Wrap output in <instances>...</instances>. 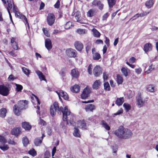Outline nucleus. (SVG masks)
<instances>
[{"label":"nucleus","mask_w":158,"mask_h":158,"mask_svg":"<svg viewBox=\"0 0 158 158\" xmlns=\"http://www.w3.org/2000/svg\"><path fill=\"white\" fill-rule=\"evenodd\" d=\"M102 73V69L99 66L97 65L94 68L93 73L95 77H98Z\"/></svg>","instance_id":"5"},{"label":"nucleus","mask_w":158,"mask_h":158,"mask_svg":"<svg viewBox=\"0 0 158 158\" xmlns=\"http://www.w3.org/2000/svg\"><path fill=\"white\" fill-rule=\"evenodd\" d=\"M47 132L48 135H51L52 133V129L49 127H47Z\"/></svg>","instance_id":"60"},{"label":"nucleus","mask_w":158,"mask_h":158,"mask_svg":"<svg viewBox=\"0 0 158 158\" xmlns=\"http://www.w3.org/2000/svg\"><path fill=\"white\" fill-rule=\"evenodd\" d=\"M77 32L82 35L86 33L87 31L85 29H78L77 30Z\"/></svg>","instance_id":"35"},{"label":"nucleus","mask_w":158,"mask_h":158,"mask_svg":"<svg viewBox=\"0 0 158 158\" xmlns=\"http://www.w3.org/2000/svg\"><path fill=\"white\" fill-rule=\"evenodd\" d=\"M144 101L143 99L140 94H139L137 98L138 106L139 107H141L142 106L144 103Z\"/></svg>","instance_id":"16"},{"label":"nucleus","mask_w":158,"mask_h":158,"mask_svg":"<svg viewBox=\"0 0 158 158\" xmlns=\"http://www.w3.org/2000/svg\"><path fill=\"white\" fill-rule=\"evenodd\" d=\"M8 4V6L7 7V8L9 9H11L13 7V5L14 4V3L13 2H12V1H10V2H7Z\"/></svg>","instance_id":"55"},{"label":"nucleus","mask_w":158,"mask_h":158,"mask_svg":"<svg viewBox=\"0 0 158 158\" xmlns=\"http://www.w3.org/2000/svg\"><path fill=\"white\" fill-rule=\"evenodd\" d=\"M108 78V74L106 73H103V78L104 81L106 80Z\"/></svg>","instance_id":"64"},{"label":"nucleus","mask_w":158,"mask_h":158,"mask_svg":"<svg viewBox=\"0 0 158 158\" xmlns=\"http://www.w3.org/2000/svg\"><path fill=\"white\" fill-rule=\"evenodd\" d=\"M39 124L41 126H45L46 125V122L44 120L41 119L40 117L39 118Z\"/></svg>","instance_id":"51"},{"label":"nucleus","mask_w":158,"mask_h":158,"mask_svg":"<svg viewBox=\"0 0 158 158\" xmlns=\"http://www.w3.org/2000/svg\"><path fill=\"white\" fill-rule=\"evenodd\" d=\"M56 92L58 95L60 99V97H62L65 100H68L69 98V96L66 92L62 90H59L56 91Z\"/></svg>","instance_id":"6"},{"label":"nucleus","mask_w":158,"mask_h":158,"mask_svg":"<svg viewBox=\"0 0 158 158\" xmlns=\"http://www.w3.org/2000/svg\"><path fill=\"white\" fill-rule=\"evenodd\" d=\"M90 89L87 88H85L83 90L81 94V98L83 99H85L87 98L89 95L90 93Z\"/></svg>","instance_id":"10"},{"label":"nucleus","mask_w":158,"mask_h":158,"mask_svg":"<svg viewBox=\"0 0 158 158\" xmlns=\"http://www.w3.org/2000/svg\"><path fill=\"white\" fill-rule=\"evenodd\" d=\"M100 125L107 131L110 130V126L106 122L103 120L101 121Z\"/></svg>","instance_id":"20"},{"label":"nucleus","mask_w":158,"mask_h":158,"mask_svg":"<svg viewBox=\"0 0 158 158\" xmlns=\"http://www.w3.org/2000/svg\"><path fill=\"white\" fill-rule=\"evenodd\" d=\"M7 143V141L5 138L2 136L0 135V143L5 144Z\"/></svg>","instance_id":"48"},{"label":"nucleus","mask_w":158,"mask_h":158,"mask_svg":"<svg viewBox=\"0 0 158 158\" xmlns=\"http://www.w3.org/2000/svg\"><path fill=\"white\" fill-rule=\"evenodd\" d=\"M121 71L123 74L125 76H128L127 69L125 68H123L121 69Z\"/></svg>","instance_id":"49"},{"label":"nucleus","mask_w":158,"mask_h":158,"mask_svg":"<svg viewBox=\"0 0 158 158\" xmlns=\"http://www.w3.org/2000/svg\"><path fill=\"white\" fill-rule=\"evenodd\" d=\"M16 78L13 75L11 74L8 78V80L9 81H13Z\"/></svg>","instance_id":"56"},{"label":"nucleus","mask_w":158,"mask_h":158,"mask_svg":"<svg viewBox=\"0 0 158 158\" xmlns=\"http://www.w3.org/2000/svg\"><path fill=\"white\" fill-rule=\"evenodd\" d=\"M34 96L35 97L36 100L37 102V104H38L36 106H34V107L35 108H36L37 107V109L38 110H37L36 111V112L37 114H40V107L38 105L40 104V101L38 98L36 96L34 95Z\"/></svg>","instance_id":"32"},{"label":"nucleus","mask_w":158,"mask_h":158,"mask_svg":"<svg viewBox=\"0 0 158 158\" xmlns=\"http://www.w3.org/2000/svg\"><path fill=\"white\" fill-rule=\"evenodd\" d=\"M92 31L93 32V35L94 36L99 38L101 35L100 33L96 29L94 28L92 30Z\"/></svg>","instance_id":"26"},{"label":"nucleus","mask_w":158,"mask_h":158,"mask_svg":"<svg viewBox=\"0 0 158 158\" xmlns=\"http://www.w3.org/2000/svg\"><path fill=\"white\" fill-rule=\"evenodd\" d=\"M71 74L72 77L75 78H77L79 76V73L77 71L73 69L71 71Z\"/></svg>","instance_id":"25"},{"label":"nucleus","mask_w":158,"mask_h":158,"mask_svg":"<svg viewBox=\"0 0 158 158\" xmlns=\"http://www.w3.org/2000/svg\"><path fill=\"white\" fill-rule=\"evenodd\" d=\"M92 47V44L90 42H88L87 44V45L86 47V51L87 53H88V52L89 51Z\"/></svg>","instance_id":"46"},{"label":"nucleus","mask_w":158,"mask_h":158,"mask_svg":"<svg viewBox=\"0 0 158 158\" xmlns=\"http://www.w3.org/2000/svg\"><path fill=\"white\" fill-rule=\"evenodd\" d=\"M114 134L118 138L124 139H129L132 135V133L130 130L125 128L123 126L119 127L116 130Z\"/></svg>","instance_id":"2"},{"label":"nucleus","mask_w":158,"mask_h":158,"mask_svg":"<svg viewBox=\"0 0 158 158\" xmlns=\"http://www.w3.org/2000/svg\"><path fill=\"white\" fill-rule=\"evenodd\" d=\"M56 112L59 114H61V112H62L63 121L61 123L60 126L63 128H65V125L68 123V121L67 120V116L69 115L70 112L68 110L67 106H65L64 108L62 107H60L59 108L58 103L55 102L50 107L51 115L52 117L56 115Z\"/></svg>","instance_id":"1"},{"label":"nucleus","mask_w":158,"mask_h":158,"mask_svg":"<svg viewBox=\"0 0 158 158\" xmlns=\"http://www.w3.org/2000/svg\"><path fill=\"white\" fill-rule=\"evenodd\" d=\"M45 46L48 50L51 49L52 48V42L49 39H46L45 41Z\"/></svg>","instance_id":"14"},{"label":"nucleus","mask_w":158,"mask_h":158,"mask_svg":"<svg viewBox=\"0 0 158 158\" xmlns=\"http://www.w3.org/2000/svg\"><path fill=\"white\" fill-rule=\"evenodd\" d=\"M74 45L76 49L80 51L82 50L83 47V44L78 41H76L74 44Z\"/></svg>","instance_id":"12"},{"label":"nucleus","mask_w":158,"mask_h":158,"mask_svg":"<svg viewBox=\"0 0 158 158\" xmlns=\"http://www.w3.org/2000/svg\"><path fill=\"white\" fill-rule=\"evenodd\" d=\"M80 90V87L77 85H75L71 88V91L75 93L78 92Z\"/></svg>","instance_id":"21"},{"label":"nucleus","mask_w":158,"mask_h":158,"mask_svg":"<svg viewBox=\"0 0 158 158\" xmlns=\"http://www.w3.org/2000/svg\"><path fill=\"white\" fill-rule=\"evenodd\" d=\"M72 26V23L71 22H68L65 25L64 27L66 29H69Z\"/></svg>","instance_id":"53"},{"label":"nucleus","mask_w":158,"mask_h":158,"mask_svg":"<svg viewBox=\"0 0 158 158\" xmlns=\"http://www.w3.org/2000/svg\"><path fill=\"white\" fill-rule=\"evenodd\" d=\"M123 106L126 112H128L131 108V106L128 103H124L123 104Z\"/></svg>","instance_id":"36"},{"label":"nucleus","mask_w":158,"mask_h":158,"mask_svg":"<svg viewBox=\"0 0 158 158\" xmlns=\"http://www.w3.org/2000/svg\"><path fill=\"white\" fill-rule=\"evenodd\" d=\"M78 127L83 130H86L87 128L86 123L84 120H80L77 122Z\"/></svg>","instance_id":"8"},{"label":"nucleus","mask_w":158,"mask_h":158,"mask_svg":"<svg viewBox=\"0 0 158 158\" xmlns=\"http://www.w3.org/2000/svg\"><path fill=\"white\" fill-rule=\"evenodd\" d=\"M7 112L6 109L5 108H2L0 110V117L4 118L6 116Z\"/></svg>","instance_id":"29"},{"label":"nucleus","mask_w":158,"mask_h":158,"mask_svg":"<svg viewBox=\"0 0 158 158\" xmlns=\"http://www.w3.org/2000/svg\"><path fill=\"white\" fill-rule=\"evenodd\" d=\"M101 82L100 80H97L95 81L93 85V88L94 89H98L99 88Z\"/></svg>","instance_id":"18"},{"label":"nucleus","mask_w":158,"mask_h":158,"mask_svg":"<svg viewBox=\"0 0 158 158\" xmlns=\"http://www.w3.org/2000/svg\"><path fill=\"white\" fill-rule=\"evenodd\" d=\"M22 142L24 146H27L29 143V140L26 137H24L23 138Z\"/></svg>","instance_id":"37"},{"label":"nucleus","mask_w":158,"mask_h":158,"mask_svg":"<svg viewBox=\"0 0 158 158\" xmlns=\"http://www.w3.org/2000/svg\"><path fill=\"white\" fill-rule=\"evenodd\" d=\"M154 4L153 0H149L146 2L145 3L146 6L148 8H151Z\"/></svg>","instance_id":"33"},{"label":"nucleus","mask_w":158,"mask_h":158,"mask_svg":"<svg viewBox=\"0 0 158 158\" xmlns=\"http://www.w3.org/2000/svg\"><path fill=\"white\" fill-rule=\"evenodd\" d=\"M93 56L94 60H98L101 58L100 55L98 52L93 54Z\"/></svg>","instance_id":"41"},{"label":"nucleus","mask_w":158,"mask_h":158,"mask_svg":"<svg viewBox=\"0 0 158 158\" xmlns=\"http://www.w3.org/2000/svg\"><path fill=\"white\" fill-rule=\"evenodd\" d=\"M20 19H23L24 20V23L26 25L27 24L28 27L29 28V25L28 23V22L27 19L26 17L23 15H22L21 17H20Z\"/></svg>","instance_id":"43"},{"label":"nucleus","mask_w":158,"mask_h":158,"mask_svg":"<svg viewBox=\"0 0 158 158\" xmlns=\"http://www.w3.org/2000/svg\"><path fill=\"white\" fill-rule=\"evenodd\" d=\"M124 102V98L123 97L117 98L115 101V104L118 106H121Z\"/></svg>","instance_id":"22"},{"label":"nucleus","mask_w":158,"mask_h":158,"mask_svg":"<svg viewBox=\"0 0 158 158\" xmlns=\"http://www.w3.org/2000/svg\"><path fill=\"white\" fill-rule=\"evenodd\" d=\"M23 72L27 76H29L30 73V70L25 67H23L22 68Z\"/></svg>","instance_id":"34"},{"label":"nucleus","mask_w":158,"mask_h":158,"mask_svg":"<svg viewBox=\"0 0 158 158\" xmlns=\"http://www.w3.org/2000/svg\"><path fill=\"white\" fill-rule=\"evenodd\" d=\"M104 89L106 90L109 91L110 90V86L108 82H105L104 84Z\"/></svg>","instance_id":"47"},{"label":"nucleus","mask_w":158,"mask_h":158,"mask_svg":"<svg viewBox=\"0 0 158 158\" xmlns=\"http://www.w3.org/2000/svg\"><path fill=\"white\" fill-rule=\"evenodd\" d=\"M92 65L91 64H90L88 67V72L90 74H92Z\"/></svg>","instance_id":"59"},{"label":"nucleus","mask_w":158,"mask_h":158,"mask_svg":"<svg viewBox=\"0 0 158 158\" xmlns=\"http://www.w3.org/2000/svg\"><path fill=\"white\" fill-rule=\"evenodd\" d=\"M13 111L15 114L19 116L21 114V110L19 108V107L17 106L16 105H15L13 107Z\"/></svg>","instance_id":"19"},{"label":"nucleus","mask_w":158,"mask_h":158,"mask_svg":"<svg viewBox=\"0 0 158 158\" xmlns=\"http://www.w3.org/2000/svg\"><path fill=\"white\" fill-rule=\"evenodd\" d=\"M66 53L67 55L70 57H74L76 56V51L73 49H67L66 51Z\"/></svg>","instance_id":"7"},{"label":"nucleus","mask_w":158,"mask_h":158,"mask_svg":"<svg viewBox=\"0 0 158 158\" xmlns=\"http://www.w3.org/2000/svg\"><path fill=\"white\" fill-rule=\"evenodd\" d=\"M35 72L39 76V77L40 79V81H46V80L44 76L43 75V73L41 72H40L39 70H37L35 71Z\"/></svg>","instance_id":"24"},{"label":"nucleus","mask_w":158,"mask_h":158,"mask_svg":"<svg viewBox=\"0 0 158 158\" xmlns=\"http://www.w3.org/2000/svg\"><path fill=\"white\" fill-rule=\"evenodd\" d=\"M99 0H94L92 4L94 6H97L99 10H102L104 7V5Z\"/></svg>","instance_id":"11"},{"label":"nucleus","mask_w":158,"mask_h":158,"mask_svg":"<svg viewBox=\"0 0 158 158\" xmlns=\"http://www.w3.org/2000/svg\"><path fill=\"white\" fill-rule=\"evenodd\" d=\"M123 112V110L122 108L120 109L119 110H118L117 112L115 113L114 114V115H119L120 114L122 113Z\"/></svg>","instance_id":"58"},{"label":"nucleus","mask_w":158,"mask_h":158,"mask_svg":"<svg viewBox=\"0 0 158 158\" xmlns=\"http://www.w3.org/2000/svg\"><path fill=\"white\" fill-rule=\"evenodd\" d=\"M109 6L110 8L112 7L115 3V0H107Z\"/></svg>","instance_id":"44"},{"label":"nucleus","mask_w":158,"mask_h":158,"mask_svg":"<svg viewBox=\"0 0 158 158\" xmlns=\"http://www.w3.org/2000/svg\"><path fill=\"white\" fill-rule=\"evenodd\" d=\"M11 44L12 48L14 49L15 50H18L19 49V46L17 42H15V43H12Z\"/></svg>","instance_id":"50"},{"label":"nucleus","mask_w":158,"mask_h":158,"mask_svg":"<svg viewBox=\"0 0 158 158\" xmlns=\"http://www.w3.org/2000/svg\"><path fill=\"white\" fill-rule=\"evenodd\" d=\"M117 82L118 84H121L123 81V78L122 76L119 75H117Z\"/></svg>","instance_id":"39"},{"label":"nucleus","mask_w":158,"mask_h":158,"mask_svg":"<svg viewBox=\"0 0 158 158\" xmlns=\"http://www.w3.org/2000/svg\"><path fill=\"white\" fill-rule=\"evenodd\" d=\"M28 153L32 156H35L37 155L36 151L34 148H32L28 151Z\"/></svg>","instance_id":"40"},{"label":"nucleus","mask_w":158,"mask_h":158,"mask_svg":"<svg viewBox=\"0 0 158 158\" xmlns=\"http://www.w3.org/2000/svg\"><path fill=\"white\" fill-rule=\"evenodd\" d=\"M9 148L8 146L5 144H1L0 143V149L3 151L8 150Z\"/></svg>","instance_id":"31"},{"label":"nucleus","mask_w":158,"mask_h":158,"mask_svg":"<svg viewBox=\"0 0 158 158\" xmlns=\"http://www.w3.org/2000/svg\"><path fill=\"white\" fill-rule=\"evenodd\" d=\"M95 14V10L94 9H90L87 12L86 15L88 17H92Z\"/></svg>","instance_id":"23"},{"label":"nucleus","mask_w":158,"mask_h":158,"mask_svg":"<svg viewBox=\"0 0 158 158\" xmlns=\"http://www.w3.org/2000/svg\"><path fill=\"white\" fill-rule=\"evenodd\" d=\"M19 108L20 110L26 109L27 107V101L26 100L20 101L18 103Z\"/></svg>","instance_id":"4"},{"label":"nucleus","mask_w":158,"mask_h":158,"mask_svg":"<svg viewBox=\"0 0 158 158\" xmlns=\"http://www.w3.org/2000/svg\"><path fill=\"white\" fill-rule=\"evenodd\" d=\"M42 30L44 35L47 36L48 37L49 36V35L48 31L44 28H43Z\"/></svg>","instance_id":"61"},{"label":"nucleus","mask_w":158,"mask_h":158,"mask_svg":"<svg viewBox=\"0 0 158 158\" xmlns=\"http://www.w3.org/2000/svg\"><path fill=\"white\" fill-rule=\"evenodd\" d=\"M80 15L79 14V12H77V13L76 15L75 16V18L77 20V21L79 23H83L81 21V19H80Z\"/></svg>","instance_id":"42"},{"label":"nucleus","mask_w":158,"mask_h":158,"mask_svg":"<svg viewBox=\"0 0 158 158\" xmlns=\"http://www.w3.org/2000/svg\"><path fill=\"white\" fill-rule=\"evenodd\" d=\"M154 69V66H153L152 64H151V65L149 66L148 70L145 71V72L147 73H148L153 70Z\"/></svg>","instance_id":"52"},{"label":"nucleus","mask_w":158,"mask_h":158,"mask_svg":"<svg viewBox=\"0 0 158 158\" xmlns=\"http://www.w3.org/2000/svg\"><path fill=\"white\" fill-rule=\"evenodd\" d=\"M95 109V106L92 104H88L85 107V110L87 112L93 111Z\"/></svg>","instance_id":"15"},{"label":"nucleus","mask_w":158,"mask_h":158,"mask_svg":"<svg viewBox=\"0 0 158 158\" xmlns=\"http://www.w3.org/2000/svg\"><path fill=\"white\" fill-rule=\"evenodd\" d=\"M60 5V2L59 0H57L56 3L54 5V7L56 8H58Z\"/></svg>","instance_id":"62"},{"label":"nucleus","mask_w":158,"mask_h":158,"mask_svg":"<svg viewBox=\"0 0 158 158\" xmlns=\"http://www.w3.org/2000/svg\"><path fill=\"white\" fill-rule=\"evenodd\" d=\"M152 49V44L150 43L145 44L143 46V50L145 53H147V52L151 51Z\"/></svg>","instance_id":"17"},{"label":"nucleus","mask_w":158,"mask_h":158,"mask_svg":"<svg viewBox=\"0 0 158 158\" xmlns=\"http://www.w3.org/2000/svg\"><path fill=\"white\" fill-rule=\"evenodd\" d=\"M21 129L20 127H18L13 129L11 131V134L17 136L20 133Z\"/></svg>","instance_id":"13"},{"label":"nucleus","mask_w":158,"mask_h":158,"mask_svg":"<svg viewBox=\"0 0 158 158\" xmlns=\"http://www.w3.org/2000/svg\"><path fill=\"white\" fill-rule=\"evenodd\" d=\"M118 149V146L117 145H114L112 148L113 153L115 154V156L116 155V152Z\"/></svg>","instance_id":"54"},{"label":"nucleus","mask_w":158,"mask_h":158,"mask_svg":"<svg viewBox=\"0 0 158 158\" xmlns=\"http://www.w3.org/2000/svg\"><path fill=\"white\" fill-rule=\"evenodd\" d=\"M74 131L73 133V135L74 136L77 137H79L80 136V134L79 130L78 128L75 127L74 128Z\"/></svg>","instance_id":"28"},{"label":"nucleus","mask_w":158,"mask_h":158,"mask_svg":"<svg viewBox=\"0 0 158 158\" xmlns=\"http://www.w3.org/2000/svg\"><path fill=\"white\" fill-rule=\"evenodd\" d=\"M55 20L54 15L52 13L48 14L47 17V22L48 25L52 26L54 23Z\"/></svg>","instance_id":"9"},{"label":"nucleus","mask_w":158,"mask_h":158,"mask_svg":"<svg viewBox=\"0 0 158 158\" xmlns=\"http://www.w3.org/2000/svg\"><path fill=\"white\" fill-rule=\"evenodd\" d=\"M109 15V14L107 12L104 14L102 16V20H106Z\"/></svg>","instance_id":"57"},{"label":"nucleus","mask_w":158,"mask_h":158,"mask_svg":"<svg viewBox=\"0 0 158 158\" xmlns=\"http://www.w3.org/2000/svg\"><path fill=\"white\" fill-rule=\"evenodd\" d=\"M16 86V90L18 92H21L23 89V86L19 84H15Z\"/></svg>","instance_id":"45"},{"label":"nucleus","mask_w":158,"mask_h":158,"mask_svg":"<svg viewBox=\"0 0 158 158\" xmlns=\"http://www.w3.org/2000/svg\"><path fill=\"white\" fill-rule=\"evenodd\" d=\"M42 140L39 138H36L34 141L35 145L36 146H39L42 143Z\"/></svg>","instance_id":"38"},{"label":"nucleus","mask_w":158,"mask_h":158,"mask_svg":"<svg viewBox=\"0 0 158 158\" xmlns=\"http://www.w3.org/2000/svg\"><path fill=\"white\" fill-rule=\"evenodd\" d=\"M135 72L137 74H140L142 72V69L141 68H139L138 69H135Z\"/></svg>","instance_id":"63"},{"label":"nucleus","mask_w":158,"mask_h":158,"mask_svg":"<svg viewBox=\"0 0 158 158\" xmlns=\"http://www.w3.org/2000/svg\"><path fill=\"white\" fill-rule=\"evenodd\" d=\"M146 90L149 92H155L154 87L152 85H147L146 86Z\"/></svg>","instance_id":"30"},{"label":"nucleus","mask_w":158,"mask_h":158,"mask_svg":"<svg viewBox=\"0 0 158 158\" xmlns=\"http://www.w3.org/2000/svg\"><path fill=\"white\" fill-rule=\"evenodd\" d=\"M22 127L26 130H29L31 128V127L28 123L24 122L22 123Z\"/></svg>","instance_id":"27"},{"label":"nucleus","mask_w":158,"mask_h":158,"mask_svg":"<svg viewBox=\"0 0 158 158\" xmlns=\"http://www.w3.org/2000/svg\"><path fill=\"white\" fill-rule=\"evenodd\" d=\"M9 90L8 88L4 85H0V94L6 96L9 94Z\"/></svg>","instance_id":"3"}]
</instances>
